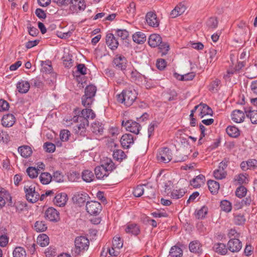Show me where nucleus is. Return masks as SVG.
I'll return each instance as SVG.
<instances>
[{
	"instance_id": "61",
	"label": "nucleus",
	"mask_w": 257,
	"mask_h": 257,
	"mask_svg": "<svg viewBox=\"0 0 257 257\" xmlns=\"http://www.w3.org/2000/svg\"><path fill=\"white\" fill-rule=\"evenodd\" d=\"M42 70L46 73H50L52 71V67L49 61L43 62Z\"/></svg>"
},
{
	"instance_id": "36",
	"label": "nucleus",
	"mask_w": 257,
	"mask_h": 257,
	"mask_svg": "<svg viewBox=\"0 0 257 257\" xmlns=\"http://www.w3.org/2000/svg\"><path fill=\"white\" fill-rule=\"evenodd\" d=\"M207 185L211 193L215 194L218 192L220 186L217 182L214 180H209L207 182Z\"/></svg>"
},
{
	"instance_id": "33",
	"label": "nucleus",
	"mask_w": 257,
	"mask_h": 257,
	"mask_svg": "<svg viewBox=\"0 0 257 257\" xmlns=\"http://www.w3.org/2000/svg\"><path fill=\"white\" fill-rule=\"evenodd\" d=\"M214 249L215 251L221 255L225 254L227 252V248L225 244L222 243H217L214 245Z\"/></svg>"
},
{
	"instance_id": "5",
	"label": "nucleus",
	"mask_w": 257,
	"mask_h": 257,
	"mask_svg": "<svg viewBox=\"0 0 257 257\" xmlns=\"http://www.w3.org/2000/svg\"><path fill=\"white\" fill-rule=\"evenodd\" d=\"M36 186L35 184H32L26 185L24 187L26 198L31 203L36 202L40 197L39 193L36 191Z\"/></svg>"
},
{
	"instance_id": "22",
	"label": "nucleus",
	"mask_w": 257,
	"mask_h": 257,
	"mask_svg": "<svg viewBox=\"0 0 257 257\" xmlns=\"http://www.w3.org/2000/svg\"><path fill=\"white\" fill-rule=\"evenodd\" d=\"M88 198L86 193H77L73 197V201L79 205L84 204Z\"/></svg>"
},
{
	"instance_id": "10",
	"label": "nucleus",
	"mask_w": 257,
	"mask_h": 257,
	"mask_svg": "<svg viewBox=\"0 0 257 257\" xmlns=\"http://www.w3.org/2000/svg\"><path fill=\"white\" fill-rule=\"evenodd\" d=\"M113 63L116 69L124 70L126 67L127 60L122 55H116L113 59Z\"/></svg>"
},
{
	"instance_id": "51",
	"label": "nucleus",
	"mask_w": 257,
	"mask_h": 257,
	"mask_svg": "<svg viewBox=\"0 0 257 257\" xmlns=\"http://www.w3.org/2000/svg\"><path fill=\"white\" fill-rule=\"evenodd\" d=\"M246 116L249 117L252 123H257V110H249L246 112Z\"/></svg>"
},
{
	"instance_id": "59",
	"label": "nucleus",
	"mask_w": 257,
	"mask_h": 257,
	"mask_svg": "<svg viewBox=\"0 0 257 257\" xmlns=\"http://www.w3.org/2000/svg\"><path fill=\"white\" fill-rule=\"evenodd\" d=\"M220 84V80L217 79H216L215 80L213 81L209 86V90L212 91H214L217 90L219 85Z\"/></svg>"
},
{
	"instance_id": "56",
	"label": "nucleus",
	"mask_w": 257,
	"mask_h": 257,
	"mask_svg": "<svg viewBox=\"0 0 257 257\" xmlns=\"http://www.w3.org/2000/svg\"><path fill=\"white\" fill-rule=\"evenodd\" d=\"M235 180L239 184H246L248 182L247 175L246 174H240L236 176Z\"/></svg>"
},
{
	"instance_id": "47",
	"label": "nucleus",
	"mask_w": 257,
	"mask_h": 257,
	"mask_svg": "<svg viewBox=\"0 0 257 257\" xmlns=\"http://www.w3.org/2000/svg\"><path fill=\"white\" fill-rule=\"evenodd\" d=\"M26 172L31 178H36L39 174V172L38 171L36 168L33 167H29L27 169Z\"/></svg>"
},
{
	"instance_id": "35",
	"label": "nucleus",
	"mask_w": 257,
	"mask_h": 257,
	"mask_svg": "<svg viewBox=\"0 0 257 257\" xmlns=\"http://www.w3.org/2000/svg\"><path fill=\"white\" fill-rule=\"evenodd\" d=\"M37 242L41 246L44 247L48 245L49 238L47 235L42 234L38 236Z\"/></svg>"
},
{
	"instance_id": "18",
	"label": "nucleus",
	"mask_w": 257,
	"mask_h": 257,
	"mask_svg": "<svg viewBox=\"0 0 257 257\" xmlns=\"http://www.w3.org/2000/svg\"><path fill=\"white\" fill-rule=\"evenodd\" d=\"M106 43L111 50L116 49L118 45V42L114 35L111 33L107 34L106 36Z\"/></svg>"
},
{
	"instance_id": "6",
	"label": "nucleus",
	"mask_w": 257,
	"mask_h": 257,
	"mask_svg": "<svg viewBox=\"0 0 257 257\" xmlns=\"http://www.w3.org/2000/svg\"><path fill=\"white\" fill-rule=\"evenodd\" d=\"M69 11L71 14H77L83 11L86 8L84 0H70Z\"/></svg>"
},
{
	"instance_id": "12",
	"label": "nucleus",
	"mask_w": 257,
	"mask_h": 257,
	"mask_svg": "<svg viewBox=\"0 0 257 257\" xmlns=\"http://www.w3.org/2000/svg\"><path fill=\"white\" fill-rule=\"evenodd\" d=\"M196 108H198V116L202 118L205 115H212L213 111L211 108L205 103H201L196 105Z\"/></svg>"
},
{
	"instance_id": "64",
	"label": "nucleus",
	"mask_w": 257,
	"mask_h": 257,
	"mask_svg": "<svg viewBox=\"0 0 257 257\" xmlns=\"http://www.w3.org/2000/svg\"><path fill=\"white\" fill-rule=\"evenodd\" d=\"M117 35L122 40L126 39L129 35L128 32L125 30H118L117 31Z\"/></svg>"
},
{
	"instance_id": "14",
	"label": "nucleus",
	"mask_w": 257,
	"mask_h": 257,
	"mask_svg": "<svg viewBox=\"0 0 257 257\" xmlns=\"http://www.w3.org/2000/svg\"><path fill=\"white\" fill-rule=\"evenodd\" d=\"M120 142L122 148L128 149L131 145L134 144V138L132 135L125 134L120 138Z\"/></svg>"
},
{
	"instance_id": "17",
	"label": "nucleus",
	"mask_w": 257,
	"mask_h": 257,
	"mask_svg": "<svg viewBox=\"0 0 257 257\" xmlns=\"http://www.w3.org/2000/svg\"><path fill=\"white\" fill-rule=\"evenodd\" d=\"M186 9L187 8L184 4L180 3L177 5L171 11L170 17L172 18H175L183 14L186 10Z\"/></svg>"
},
{
	"instance_id": "8",
	"label": "nucleus",
	"mask_w": 257,
	"mask_h": 257,
	"mask_svg": "<svg viewBox=\"0 0 257 257\" xmlns=\"http://www.w3.org/2000/svg\"><path fill=\"white\" fill-rule=\"evenodd\" d=\"M121 125L125 127L126 131L135 134H138L141 128L140 124L132 120L126 121L123 120L121 122Z\"/></svg>"
},
{
	"instance_id": "42",
	"label": "nucleus",
	"mask_w": 257,
	"mask_h": 257,
	"mask_svg": "<svg viewBox=\"0 0 257 257\" xmlns=\"http://www.w3.org/2000/svg\"><path fill=\"white\" fill-rule=\"evenodd\" d=\"M91 130L92 132L96 135L101 134L103 131V126L101 123L94 122L92 124Z\"/></svg>"
},
{
	"instance_id": "11",
	"label": "nucleus",
	"mask_w": 257,
	"mask_h": 257,
	"mask_svg": "<svg viewBox=\"0 0 257 257\" xmlns=\"http://www.w3.org/2000/svg\"><path fill=\"white\" fill-rule=\"evenodd\" d=\"M242 247V243L238 239L233 238L229 240L227 243V248L232 252L239 251Z\"/></svg>"
},
{
	"instance_id": "57",
	"label": "nucleus",
	"mask_w": 257,
	"mask_h": 257,
	"mask_svg": "<svg viewBox=\"0 0 257 257\" xmlns=\"http://www.w3.org/2000/svg\"><path fill=\"white\" fill-rule=\"evenodd\" d=\"M145 192V189L144 188L143 185L137 186L133 194L136 197H140Z\"/></svg>"
},
{
	"instance_id": "1",
	"label": "nucleus",
	"mask_w": 257,
	"mask_h": 257,
	"mask_svg": "<svg viewBox=\"0 0 257 257\" xmlns=\"http://www.w3.org/2000/svg\"><path fill=\"white\" fill-rule=\"evenodd\" d=\"M95 117V114L92 109H83L82 110L80 114L77 116H74L72 120L74 122H80V123L76 126L75 130L76 133H78L81 130H84L88 126L89 119H94Z\"/></svg>"
},
{
	"instance_id": "20",
	"label": "nucleus",
	"mask_w": 257,
	"mask_h": 257,
	"mask_svg": "<svg viewBox=\"0 0 257 257\" xmlns=\"http://www.w3.org/2000/svg\"><path fill=\"white\" fill-rule=\"evenodd\" d=\"M15 122V117L12 114L4 115L2 119V124L5 127L12 126Z\"/></svg>"
},
{
	"instance_id": "13",
	"label": "nucleus",
	"mask_w": 257,
	"mask_h": 257,
	"mask_svg": "<svg viewBox=\"0 0 257 257\" xmlns=\"http://www.w3.org/2000/svg\"><path fill=\"white\" fill-rule=\"evenodd\" d=\"M45 216L51 221H57L59 218L58 212L53 207H50L46 210Z\"/></svg>"
},
{
	"instance_id": "37",
	"label": "nucleus",
	"mask_w": 257,
	"mask_h": 257,
	"mask_svg": "<svg viewBox=\"0 0 257 257\" xmlns=\"http://www.w3.org/2000/svg\"><path fill=\"white\" fill-rule=\"evenodd\" d=\"M227 134L231 137L236 138L240 135L239 130L235 126H229L226 129Z\"/></svg>"
},
{
	"instance_id": "16",
	"label": "nucleus",
	"mask_w": 257,
	"mask_h": 257,
	"mask_svg": "<svg viewBox=\"0 0 257 257\" xmlns=\"http://www.w3.org/2000/svg\"><path fill=\"white\" fill-rule=\"evenodd\" d=\"M146 21L148 25L153 27H157L159 25V21L156 14L153 12H149L146 16Z\"/></svg>"
},
{
	"instance_id": "39",
	"label": "nucleus",
	"mask_w": 257,
	"mask_h": 257,
	"mask_svg": "<svg viewBox=\"0 0 257 257\" xmlns=\"http://www.w3.org/2000/svg\"><path fill=\"white\" fill-rule=\"evenodd\" d=\"M207 213L208 208L205 206H203L200 209L196 211L195 215L197 219H202L205 217Z\"/></svg>"
},
{
	"instance_id": "32",
	"label": "nucleus",
	"mask_w": 257,
	"mask_h": 257,
	"mask_svg": "<svg viewBox=\"0 0 257 257\" xmlns=\"http://www.w3.org/2000/svg\"><path fill=\"white\" fill-rule=\"evenodd\" d=\"M133 41L138 44H142L146 40V36L141 32H137L133 35Z\"/></svg>"
},
{
	"instance_id": "19",
	"label": "nucleus",
	"mask_w": 257,
	"mask_h": 257,
	"mask_svg": "<svg viewBox=\"0 0 257 257\" xmlns=\"http://www.w3.org/2000/svg\"><path fill=\"white\" fill-rule=\"evenodd\" d=\"M67 200V195L65 193H61L55 196L53 202L57 206L62 207L66 204Z\"/></svg>"
},
{
	"instance_id": "28",
	"label": "nucleus",
	"mask_w": 257,
	"mask_h": 257,
	"mask_svg": "<svg viewBox=\"0 0 257 257\" xmlns=\"http://www.w3.org/2000/svg\"><path fill=\"white\" fill-rule=\"evenodd\" d=\"M189 247L190 251L195 253H200L202 251V245L198 241L191 242Z\"/></svg>"
},
{
	"instance_id": "27",
	"label": "nucleus",
	"mask_w": 257,
	"mask_h": 257,
	"mask_svg": "<svg viewBox=\"0 0 257 257\" xmlns=\"http://www.w3.org/2000/svg\"><path fill=\"white\" fill-rule=\"evenodd\" d=\"M11 200L10 193L5 189L0 190V208L3 207L6 204V200Z\"/></svg>"
},
{
	"instance_id": "40",
	"label": "nucleus",
	"mask_w": 257,
	"mask_h": 257,
	"mask_svg": "<svg viewBox=\"0 0 257 257\" xmlns=\"http://www.w3.org/2000/svg\"><path fill=\"white\" fill-rule=\"evenodd\" d=\"M82 178L86 182H90L93 180L94 176L92 172L86 170L82 173Z\"/></svg>"
},
{
	"instance_id": "21",
	"label": "nucleus",
	"mask_w": 257,
	"mask_h": 257,
	"mask_svg": "<svg viewBox=\"0 0 257 257\" xmlns=\"http://www.w3.org/2000/svg\"><path fill=\"white\" fill-rule=\"evenodd\" d=\"M101 166L104 168L107 172L110 173L114 169L115 165L111 159L105 158H104L101 162Z\"/></svg>"
},
{
	"instance_id": "45",
	"label": "nucleus",
	"mask_w": 257,
	"mask_h": 257,
	"mask_svg": "<svg viewBox=\"0 0 257 257\" xmlns=\"http://www.w3.org/2000/svg\"><path fill=\"white\" fill-rule=\"evenodd\" d=\"M220 207L221 209L225 212H229L232 209L231 203L225 200L221 201Z\"/></svg>"
},
{
	"instance_id": "63",
	"label": "nucleus",
	"mask_w": 257,
	"mask_h": 257,
	"mask_svg": "<svg viewBox=\"0 0 257 257\" xmlns=\"http://www.w3.org/2000/svg\"><path fill=\"white\" fill-rule=\"evenodd\" d=\"M69 136L70 132L67 130H64L60 132V137L62 141H67L68 139Z\"/></svg>"
},
{
	"instance_id": "43",
	"label": "nucleus",
	"mask_w": 257,
	"mask_h": 257,
	"mask_svg": "<svg viewBox=\"0 0 257 257\" xmlns=\"http://www.w3.org/2000/svg\"><path fill=\"white\" fill-rule=\"evenodd\" d=\"M13 257H26L25 249L20 246L16 247L13 252Z\"/></svg>"
},
{
	"instance_id": "23",
	"label": "nucleus",
	"mask_w": 257,
	"mask_h": 257,
	"mask_svg": "<svg viewBox=\"0 0 257 257\" xmlns=\"http://www.w3.org/2000/svg\"><path fill=\"white\" fill-rule=\"evenodd\" d=\"M30 87L29 82L25 80H21L17 84V90L21 93H27L29 91Z\"/></svg>"
},
{
	"instance_id": "4",
	"label": "nucleus",
	"mask_w": 257,
	"mask_h": 257,
	"mask_svg": "<svg viewBox=\"0 0 257 257\" xmlns=\"http://www.w3.org/2000/svg\"><path fill=\"white\" fill-rule=\"evenodd\" d=\"M74 243L75 247L72 251L73 254L77 255L87 250L89 245V241L86 237L80 236L75 238Z\"/></svg>"
},
{
	"instance_id": "55",
	"label": "nucleus",
	"mask_w": 257,
	"mask_h": 257,
	"mask_svg": "<svg viewBox=\"0 0 257 257\" xmlns=\"http://www.w3.org/2000/svg\"><path fill=\"white\" fill-rule=\"evenodd\" d=\"M93 100L92 97L86 96L84 94L82 97V104L84 106L87 107L92 104Z\"/></svg>"
},
{
	"instance_id": "26",
	"label": "nucleus",
	"mask_w": 257,
	"mask_h": 257,
	"mask_svg": "<svg viewBox=\"0 0 257 257\" xmlns=\"http://www.w3.org/2000/svg\"><path fill=\"white\" fill-rule=\"evenodd\" d=\"M96 177L98 179H104V177H107L110 173L107 172L104 168L101 166H97L94 170Z\"/></svg>"
},
{
	"instance_id": "30",
	"label": "nucleus",
	"mask_w": 257,
	"mask_h": 257,
	"mask_svg": "<svg viewBox=\"0 0 257 257\" xmlns=\"http://www.w3.org/2000/svg\"><path fill=\"white\" fill-rule=\"evenodd\" d=\"M195 73L194 72H190L184 75H180L177 73H174V76L176 79L181 81H189L192 80L195 77Z\"/></svg>"
},
{
	"instance_id": "24",
	"label": "nucleus",
	"mask_w": 257,
	"mask_h": 257,
	"mask_svg": "<svg viewBox=\"0 0 257 257\" xmlns=\"http://www.w3.org/2000/svg\"><path fill=\"white\" fill-rule=\"evenodd\" d=\"M205 181V177L203 175H199L190 181V185L194 188H197L204 185Z\"/></svg>"
},
{
	"instance_id": "29",
	"label": "nucleus",
	"mask_w": 257,
	"mask_h": 257,
	"mask_svg": "<svg viewBox=\"0 0 257 257\" xmlns=\"http://www.w3.org/2000/svg\"><path fill=\"white\" fill-rule=\"evenodd\" d=\"M18 152L23 157L26 158L31 156L32 154V150L28 146H22L19 147Z\"/></svg>"
},
{
	"instance_id": "53",
	"label": "nucleus",
	"mask_w": 257,
	"mask_h": 257,
	"mask_svg": "<svg viewBox=\"0 0 257 257\" xmlns=\"http://www.w3.org/2000/svg\"><path fill=\"white\" fill-rule=\"evenodd\" d=\"M52 177V180L57 182H62L64 181V176L59 171H57L54 172Z\"/></svg>"
},
{
	"instance_id": "9",
	"label": "nucleus",
	"mask_w": 257,
	"mask_h": 257,
	"mask_svg": "<svg viewBox=\"0 0 257 257\" xmlns=\"http://www.w3.org/2000/svg\"><path fill=\"white\" fill-rule=\"evenodd\" d=\"M86 209L90 215H97L101 210V205L97 201H88L86 205Z\"/></svg>"
},
{
	"instance_id": "60",
	"label": "nucleus",
	"mask_w": 257,
	"mask_h": 257,
	"mask_svg": "<svg viewBox=\"0 0 257 257\" xmlns=\"http://www.w3.org/2000/svg\"><path fill=\"white\" fill-rule=\"evenodd\" d=\"M209 54L210 62H214L218 59V56L217 54V51L215 49H210Z\"/></svg>"
},
{
	"instance_id": "44",
	"label": "nucleus",
	"mask_w": 257,
	"mask_h": 257,
	"mask_svg": "<svg viewBox=\"0 0 257 257\" xmlns=\"http://www.w3.org/2000/svg\"><path fill=\"white\" fill-rule=\"evenodd\" d=\"M96 91V87L93 85L87 86L85 89V95L93 97Z\"/></svg>"
},
{
	"instance_id": "58",
	"label": "nucleus",
	"mask_w": 257,
	"mask_h": 257,
	"mask_svg": "<svg viewBox=\"0 0 257 257\" xmlns=\"http://www.w3.org/2000/svg\"><path fill=\"white\" fill-rule=\"evenodd\" d=\"M43 147L45 151L49 153H52L54 152L56 148L54 144L49 142L45 143L44 144Z\"/></svg>"
},
{
	"instance_id": "38",
	"label": "nucleus",
	"mask_w": 257,
	"mask_h": 257,
	"mask_svg": "<svg viewBox=\"0 0 257 257\" xmlns=\"http://www.w3.org/2000/svg\"><path fill=\"white\" fill-rule=\"evenodd\" d=\"M113 154L112 156L114 159L118 161H121L123 159H125L126 155L124 152L121 150L114 149L112 150Z\"/></svg>"
},
{
	"instance_id": "34",
	"label": "nucleus",
	"mask_w": 257,
	"mask_h": 257,
	"mask_svg": "<svg viewBox=\"0 0 257 257\" xmlns=\"http://www.w3.org/2000/svg\"><path fill=\"white\" fill-rule=\"evenodd\" d=\"M183 255V250L182 249L176 246H172L169 252V255L171 257H181Z\"/></svg>"
},
{
	"instance_id": "15",
	"label": "nucleus",
	"mask_w": 257,
	"mask_h": 257,
	"mask_svg": "<svg viewBox=\"0 0 257 257\" xmlns=\"http://www.w3.org/2000/svg\"><path fill=\"white\" fill-rule=\"evenodd\" d=\"M226 166L225 163L221 162L219 164L218 168L215 170L213 172L214 177L216 179H222L225 178L226 176V173L224 169L226 168Z\"/></svg>"
},
{
	"instance_id": "41",
	"label": "nucleus",
	"mask_w": 257,
	"mask_h": 257,
	"mask_svg": "<svg viewBox=\"0 0 257 257\" xmlns=\"http://www.w3.org/2000/svg\"><path fill=\"white\" fill-rule=\"evenodd\" d=\"M39 178L40 182L43 184H48L52 180V177L51 175L47 172L41 173Z\"/></svg>"
},
{
	"instance_id": "62",
	"label": "nucleus",
	"mask_w": 257,
	"mask_h": 257,
	"mask_svg": "<svg viewBox=\"0 0 257 257\" xmlns=\"http://www.w3.org/2000/svg\"><path fill=\"white\" fill-rule=\"evenodd\" d=\"M9 238L6 235H2L0 236V246L5 247L9 242Z\"/></svg>"
},
{
	"instance_id": "2",
	"label": "nucleus",
	"mask_w": 257,
	"mask_h": 257,
	"mask_svg": "<svg viewBox=\"0 0 257 257\" xmlns=\"http://www.w3.org/2000/svg\"><path fill=\"white\" fill-rule=\"evenodd\" d=\"M148 43L152 47H158L162 55H166L169 49L168 44L162 42V38L158 34H153L151 35L149 38Z\"/></svg>"
},
{
	"instance_id": "49",
	"label": "nucleus",
	"mask_w": 257,
	"mask_h": 257,
	"mask_svg": "<svg viewBox=\"0 0 257 257\" xmlns=\"http://www.w3.org/2000/svg\"><path fill=\"white\" fill-rule=\"evenodd\" d=\"M35 229L37 231L42 232L46 230L47 227L44 222L42 221H36L35 223Z\"/></svg>"
},
{
	"instance_id": "46",
	"label": "nucleus",
	"mask_w": 257,
	"mask_h": 257,
	"mask_svg": "<svg viewBox=\"0 0 257 257\" xmlns=\"http://www.w3.org/2000/svg\"><path fill=\"white\" fill-rule=\"evenodd\" d=\"M185 193V191L183 189H180L179 190H174L171 192V196L173 199H178L183 197Z\"/></svg>"
},
{
	"instance_id": "31",
	"label": "nucleus",
	"mask_w": 257,
	"mask_h": 257,
	"mask_svg": "<svg viewBox=\"0 0 257 257\" xmlns=\"http://www.w3.org/2000/svg\"><path fill=\"white\" fill-rule=\"evenodd\" d=\"M125 231L127 233H131L136 235L140 233V230L137 224H129L126 226Z\"/></svg>"
},
{
	"instance_id": "25",
	"label": "nucleus",
	"mask_w": 257,
	"mask_h": 257,
	"mask_svg": "<svg viewBox=\"0 0 257 257\" xmlns=\"http://www.w3.org/2000/svg\"><path fill=\"white\" fill-rule=\"evenodd\" d=\"M231 119L235 122H242L244 119V114L240 110H235L231 114Z\"/></svg>"
},
{
	"instance_id": "52",
	"label": "nucleus",
	"mask_w": 257,
	"mask_h": 257,
	"mask_svg": "<svg viewBox=\"0 0 257 257\" xmlns=\"http://www.w3.org/2000/svg\"><path fill=\"white\" fill-rule=\"evenodd\" d=\"M234 222L237 225H242L245 222V218L241 214L234 215Z\"/></svg>"
},
{
	"instance_id": "7",
	"label": "nucleus",
	"mask_w": 257,
	"mask_h": 257,
	"mask_svg": "<svg viewBox=\"0 0 257 257\" xmlns=\"http://www.w3.org/2000/svg\"><path fill=\"white\" fill-rule=\"evenodd\" d=\"M157 158V160L161 163H168L172 159V151L167 148H162L159 151Z\"/></svg>"
},
{
	"instance_id": "3",
	"label": "nucleus",
	"mask_w": 257,
	"mask_h": 257,
	"mask_svg": "<svg viewBox=\"0 0 257 257\" xmlns=\"http://www.w3.org/2000/svg\"><path fill=\"white\" fill-rule=\"evenodd\" d=\"M136 98L137 92L135 90H124L117 95V100L126 106H131Z\"/></svg>"
},
{
	"instance_id": "48",
	"label": "nucleus",
	"mask_w": 257,
	"mask_h": 257,
	"mask_svg": "<svg viewBox=\"0 0 257 257\" xmlns=\"http://www.w3.org/2000/svg\"><path fill=\"white\" fill-rule=\"evenodd\" d=\"M246 193L247 189L245 187L243 186H239L236 188V190L235 191L236 196L240 198L244 197L246 195Z\"/></svg>"
},
{
	"instance_id": "54",
	"label": "nucleus",
	"mask_w": 257,
	"mask_h": 257,
	"mask_svg": "<svg viewBox=\"0 0 257 257\" xmlns=\"http://www.w3.org/2000/svg\"><path fill=\"white\" fill-rule=\"evenodd\" d=\"M206 24L209 29H214L217 27L218 21L215 18H210L207 21Z\"/></svg>"
},
{
	"instance_id": "50",
	"label": "nucleus",
	"mask_w": 257,
	"mask_h": 257,
	"mask_svg": "<svg viewBox=\"0 0 257 257\" xmlns=\"http://www.w3.org/2000/svg\"><path fill=\"white\" fill-rule=\"evenodd\" d=\"M123 246V241L119 237H114L112 240V246L117 249H120Z\"/></svg>"
}]
</instances>
